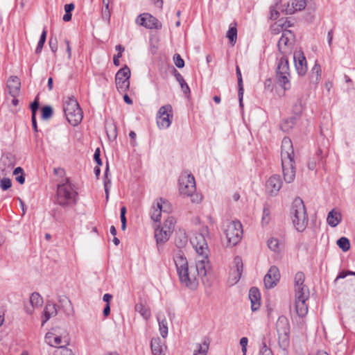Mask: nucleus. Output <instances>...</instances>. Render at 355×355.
Here are the masks:
<instances>
[{"label":"nucleus","mask_w":355,"mask_h":355,"mask_svg":"<svg viewBox=\"0 0 355 355\" xmlns=\"http://www.w3.org/2000/svg\"><path fill=\"white\" fill-rule=\"evenodd\" d=\"M210 263L207 261H196L195 266L191 265L189 268L184 271H179L178 277L180 283L186 287L195 290L198 286V278H204L211 269Z\"/></svg>","instance_id":"f257e3e1"},{"label":"nucleus","mask_w":355,"mask_h":355,"mask_svg":"<svg viewBox=\"0 0 355 355\" xmlns=\"http://www.w3.org/2000/svg\"><path fill=\"white\" fill-rule=\"evenodd\" d=\"M295 154L291 140L284 137L281 146V159L283 178L286 183H291L295 178Z\"/></svg>","instance_id":"f03ea898"},{"label":"nucleus","mask_w":355,"mask_h":355,"mask_svg":"<svg viewBox=\"0 0 355 355\" xmlns=\"http://www.w3.org/2000/svg\"><path fill=\"white\" fill-rule=\"evenodd\" d=\"M78 192L73 189L69 178L57 185L54 203L62 207H69L77 203Z\"/></svg>","instance_id":"7ed1b4c3"},{"label":"nucleus","mask_w":355,"mask_h":355,"mask_svg":"<svg viewBox=\"0 0 355 355\" xmlns=\"http://www.w3.org/2000/svg\"><path fill=\"white\" fill-rule=\"evenodd\" d=\"M290 217L293 225L298 232H303L308 225L309 218L303 200L297 197L292 202Z\"/></svg>","instance_id":"20e7f679"},{"label":"nucleus","mask_w":355,"mask_h":355,"mask_svg":"<svg viewBox=\"0 0 355 355\" xmlns=\"http://www.w3.org/2000/svg\"><path fill=\"white\" fill-rule=\"evenodd\" d=\"M62 105L69 123L73 126L79 125L83 120V112L76 98L73 96L64 97Z\"/></svg>","instance_id":"39448f33"},{"label":"nucleus","mask_w":355,"mask_h":355,"mask_svg":"<svg viewBox=\"0 0 355 355\" xmlns=\"http://www.w3.org/2000/svg\"><path fill=\"white\" fill-rule=\"evenodd\" d=\"M208 235L209 229L206 226L202 227L199 232L196 233L194 238L191 240L193 247L199 256L196 261H204L205 262L207 261L208 263H210L209 259V250L206 239V236Z\"/></svg>","instance_id":"423d86ee"},{"label":"nucleus","mask_w":355,"mask_h":355,"mask_svg":"<svg viewBox=\"0 0 355 355\" xmlns=\"http://www.w3.org/2000/svg\"><path fill=\"white\" fill-rule=\"evenodd\" d=\"M276 77L278 84L285 90L290 88V68L287 55H282L279 59L276 69Z\"/></svg>","instance_id":"0eeeda50"},{"label":"nucleus","mask_w":355,"mask_h":355,"mask_svg":"<svg viewBox=\"0 0 355 355\" xmlns=\"http://www.w3.org/2000/svg\"><path fill=\"white\" fill-rule=\"evenodd\" d=\"M225 234L227 240V245L233 247L236 245L243 236L242 225L239 220H234L227 225Z\"/></svg>","instance_id":"6e6552de"},{"label":"nucleus","mask_w":355,"mask_h":355,"mask_svg":"<svg viewBox=\"0 0 355 355\" xmlns=\"http://www.w3.org/2000/svg\"><path fill=\"white\" fill-rule=\"evenodd\" d=\"M179 191L182 196H191L196 191V181L194 176L191 173L184 172L178 180Z\"/></svg>","instance_id":"1a4fd4ad"},{"label":"nucleus","mask_w":355,"mask_h":355,"mask_svg":"<svg viewBox=\"0 0 355 355\" xmlns=\"http://www.w3.org/2000/svg\"><path fill=\"white\" fill-rule=\"evenodd\" d=\"M173 107L167 104L162 106L157 113V124L159 128H168L173 120Z\"/></svg>","instance_id":"9d476101"},{"label":"nucleus","mask_w":355,"mask_h":355,"mask_svg":"<svg viewBox=\"0 0 355 355\" xmlns=\"http://www.w3.org/2000/svg\"><path fill=\"white\" fill-rule=\"evenodd\" d=\"M130 69L125 65L115 76L116 86L119 92H125L130 87Z\"/></svg>","instance_id":"9b49d317"},{"label":"nucleus","mask_w":355,"mask_h":355,"mask_svg":"<svg viewBox=\"0 0 355 355\" xmlns=\"http://www.w3.org/2000/svg\"><path fill=\"white\" fill-rule=\"evenodd\" d=\"M136 23L147 29L160 30L162 28V23L151 14L144 12L136 19Z\"/></svg>","instance_id":"f8f14e48"},{"label":"nucleus","mask_w":355,"mask_h":355,"mask_svg":"<svg viewBox=\"0 0 355 355\" xmlns=\"http://www.w3.org/2000/svg\"><path fill=\"white\" fill-rule=\"evenodd\" d=\"M279 279L280 273L279 268L275 266H272L263 278L265 287L266 288H274L279 282Z\"/></svg>","instance_id":"ddd939ff"},{"label":"nucleus","mask_w":355,"mask_h":355,"mask_svg":"<svg viewBox=\"0 0 355 355\" xmlns=\"http://www.w3.org/2000/svg\"><path fill=\"white\" fill-rule=\"evenodd\" d=\"M283 184L279 175L275 174L269 178L266 184V191L270 196H276Z\"/></svg>","instance_id":"4468645a"},{"label":"nucleus","mask_w":355,"mask_h":355,"mask_svg":"<svg viewBox=\"0 0 355 355\" xmlns=\"http://www.w3.org/2000/svg\"><path fill=\"white\" fill-rule=\"evenodd\" d=\"M295 67L300 76H304L307 71L306 59L302 51H295L293 54Z\"/></svg>","instance_id":"2eb2a0df"},{"label":"nucleus","mask_w":355,"mask_h":355,"mask_svg":"<svg viewBox=\"0 0 355 355\" xmlns=\"http://www.w3.org/2000/svg\"><path fill=\"white\" fill-rule=\"evenodd\" d=\"M45 342L50 346L57 347L61 345H68L69 344V339L68 336H65L62 337L57 336L52 332H47L44 337Z\"/></svg>","instance_id":"dca6fc26"},{"label":"nucleus","mask_w":355,"mask_h":355,"mask_svg":"<svg viewBox=\"0 0 355 355\" xmlns=\"http://www.w3.org/2000/svg\"><path fill=\"white\" fill-rule=\"evenodd\" d=\"M150 349L153 355H166L167 345L158 336L153 338L150 340Z\"/></svg>","instance_id":"f3484780"},{"label":"nucleus","mask_w":355,"mask_h":355,"mask_svg":"<svg viewBox=\"0 0 355 355\" xmlns=\"http://www.w3.org/2000/svg\"><path fill=\"white\" fill-rule=\"evenodd\" d=\"M7 87L9 90V94L12 97H16L20 91L21 81L16 76H11L7 81Z\"/></svg>","instance_id":"a211bd4d"},{"label":"nucleus","mask_w":355,"mask_h":355,"mask_svg":"<svg viewBox=\"0 0 355 355\" xmlns=\"http://www.w3.org/2000/svg\"><path fill=\"white\" fill-rule=\"evenodd\" d=\"M249 299L251 302V309L256 311L259 309L261 306V293L257 287H252L249 291Z\"/></svg>","instance_id":"6ab92c4d"},{"label":"nucleus","mask_w":355,"mask_h":355,"mask_svg":"<svg viewBox=\"0 0 355 355\" xmlns=\"http://www.w3.org/2000/svg\"><path fill=\"white\" fill-rule=\"evenodd\" d=\"M51 211V216L58 223H63L66 218V212L68 207H62L60 205H56Z\"/></svg>","instance_id":"aec40b11"},{"label":"nucleus","mask_w":355,"mask_h":355,"mask_svg":"<svg viewBox=\"0 0 355 355\" xmlns=\"http://www.w3.org/2000/svg\"><path fill=\"white\" fill-rule=\"evenodd\" d=\"M278 49L282 55H287L291 52V43L289 39L284 34L279 38L277 44Z\"/></svg>","instance_id":"412c9836"},{"label":"nucleus","mask_w":355,"mask_h":355,"mask_svg":"<svg viewBox=\"0 0 355 355\" xmlns=\"http://www.w3.org/2000/svg\"><path fill=\"white\" fill-rule=\"evenodd\" d=\"M342 221L341 213L335 209H333L327 214V222L331 227H336Z\"/></svg>","instance_id":"4be33fe9"},{"label":"nucleus","mask_w":355,"mask_h":355,"mask_svg":"<svg viewBox=\"0 0 355 355\" xmlns=\"http://www.w3.org/2000/svg\"><path fill=\"white\" fill-rule=\"evenodd\" d=\"M306 6V0H292L291 6L288 4L286 12L288 15H292L296 12L303 10Z\"/></svg>","instance_id":"5701e85b"},{"label":"nucleus","mask_w":355,"mask_h":355,"mask_svg":"<svg viewBox=\"0 0 355 355\" xmlns=\"http://www.w3.org/2000/svg\"><path fill=\"white\" fill-rule=\"evenodd\" d=\"M56 306L57 305L55 304L47 303L46 304L42 316V326H44V324L51 318V316L55 315L57 314Z\"/></svg>","instance_id":"b1692460"},{"label":"nucleus","mask_w":355,"mask_h":355,"mask_svg":"<svg viewBox=\"0 0 355 355\" xmlns=\"http://www.w3.org/2000/svg\"><path fill=\"white\" fill-rule=\"evenodd\" d=\"M174 262L176 266L177 272L179 273V271H184L185 269H187L190 266H189L188 261L187 258L184 257L182 252H178L174 257Z\"/></svg>","instance_id":"393cba45"},{"label":"nucleus","mask_w":355,"mask_h":355,"mask_svg":"<svg viewBox=\"0 0 355 355\" xmlns=\"http://www.w3.org/2000/svg\"><path fill=\"white\" fill-rule=\"evenodd\" d=\"M236 74L237 81H238V98H239V107L241 108H243V98L244 88H243V83L241 72L240 68L238 65L236 67Z\"/></svg>","instance_id":"a878e982"},{"label":"nucleus","mask_w":355,"mask_h":355,"mask_svg":"<svg viewBox=\"0 0 355 355\" xmlns=\"http://www.w3.org/2000/svg\"><path fill=\"white\" fill-rule=\"evenodd\" d=\"M276 329L277 334L290 333V324L286 317L281 315L278 318L276 322Z\"/></svg>","instance_id":"bb28decb"},{"label":"nucleus","mask_w":355,"mask_h":355,"mask_svg":"<svg viewBox=\"0 0 355 355\" xmlns=\"http://www.w3.org/2000/svg\"><path fill=\"white\" fill-rule=\"evenodd\" d=\"M173 73L177 81L179 83L182 92L184 93L185 96L189 97L191 93V90L189 85L186 83L184 78L180 74V73L175 68H173Z\"/></svg>","instance_id":"cd10ccee"},{"label":"nucleus","mask_w":355,"mask_h":355,"mask_svg":"<svg viewBox=\"0 0 355 355\" xmlns=\"http://www.w3.org/2000/svg\"><path fill=\"white\" fill-rule=\"evenodd\" d=\"M172 232H168L167 230L158 227L155 230V237L157 244L166 243L170 238Z\"/></svg>","instance_id":"c85d7f7f"},{"label":"nucleus","mask_w":355,"mask_h":355,"mask_svg":"<svg viewBox=\"0 0 355 355\" xmlns=\"http://www.w3.org/2000/svg\"><path fill=\"white\" fill-rule=\"evenodd\" d=\"M299 121L297 116H293L284 119L280 124L281 130L285 132H289Z\"/></svg>","instance_id":"c756f323"},{"label":"nucleus","mask_w":355,"mask_h":355,"mask_svg":"<svg viewBox=\"0 0 355 355\" xmlns=\"http://www.w3.org/2000/svg\"><path fill=\"white\" fill-rule=\"evenodd\" d=\"M234 263L235 267L234 272L236 273L235 276L234 277V279L235 283H236L240 279L243 270V264L241 257L239 256L235 257L234 259Z\"/></svg>","instance_id":"7c9ffc66"},{"label":"nucleus","mask_w":355,"mask_h":355,"mask_svg":"<svg viewBox=\"0 0 355 355\" xmlns=\"http://www.w3.org/2000/svg\"><path fill=\"white\" fill-rule=\"evenodd\" d=\"M307 300H295V310L299 317L303 318L308 313Z\"/></svg>","instance_id":"2f4dec72"},{"label":"nucleus","mask_w":355,"mask_h":355,"mask_svg":"<svg viewBox=\"0 0 355 355\" xmlns=\"http://www.w3.org/2000/svg\"><path fill=\"white\" fill-rule=\"evenodd\" d=\"M295 300H308L309 298V289L304 285L301 286H295Z\"/></svg>","instance_id":"473e14b6"},{"label":"nucleus","mask_w":355,"mask_h":355,"mask_svg":"<svg viewBox=\"0 0 355 355\" xmlns=\"http://www.w3.org/2000/svg\"><path fill=\"white\" fill-rule=\"evenodd\" d=\"M278 343L280 348L287 349L290 345V333L278 334Z\"/></svg>","instance_id":"72a5a7b5"},{"label":"nucleus","mask_w":355,"mask_h":355,"mask_svg":"<svg viewBox=\"0 0 355 355\" xmlns=\"http://www.w3.org/2000/svg\"><path fill=\"white\" fill-rule=\"evenodd\" d=\"M135 311L140 313V315L146 320H148L150 317V311L146 305L142 302L137 303L135 305Z\"/></svg>","instance_id":"f704fd0d"},{"label":"nucleus","mask_w":355,"mask_h":355,"mask_svg":"<svg viewBox=\"0 0 355 355\" xmlns=\"http://www.w3.org/2000/svg\"><path fill=\"white\" fill-rule=\"evenodd\" d=\"M106 134L110 141H114L117 137V128L115 123H112L105 126Z\"/></svg>","instance_id":"c9c22d12"},{"label":"nucleus","mask_w":355,"mask_h":355,"mask_svg":"<svg viewBox=\"0 0 355 355\" xmlns=\"http://www.w3.org/2000/svg\"><path fill=\"white\" fill-rule=\"evenodd\" d=\"M157 321L160 334L163 338H166L168 336V323L166 319L164 316L163 318L158 317Z\"/></svg>","instance_id":"e433bc0d"},{"label":"nucleus","mask_w":355,"mask_h":355,"mask_svg":"<svg viewBox=\"0 0 355 355\" xmlns=\"http://www.w3.org/2000/svg\"><path fill=\"white\" fill-rule=\"evenodd\" d=\"M267 245L268 248L275 252H279L283 248V244L280 243L277 239L275 238H271L268 239Z\"/></svg>","instance_id":"4c0bfd02"},{"label":"nucleus","mask_w":355,"mask_h":355,"mask_svg":"<svg viewBox=\"0 0 355 355\" xmlns=\"http://www.w3.org/2000/svg\"><path fill=\"white\" fill-rule=\"evenodd\" d=\"M321 76V67L317 62L311 70V82L317 84Z\"/></svg>","instance_id":"58836bf2"},{"label":"nucleus","mask_w":355,"mask_h":355,"mask_svg":"<svg viewBox=\"0 0 355 355\" xmlns=\"http://www.w3.org/2000/svg\"><path fill=\"white\" fill-rule=\"evenodd\" d=\"M156 203L162 208V212L169 214L172 211V205L167 200L160 198Z\"/></svg>","instance_id":"ea45409f"},{"label":"nucleus","mask_w":355,"mask_h":355,"mask_svg":"<svg viewBox=\"0 0 355 355\" xmlns=\"http://www.w3.org/2000/svg\"><path fill=\"white\" fill-rule=\"evenodd\" d=\"M236 24L234 23L233 26H230L227 33V37L229 39L230 44L234 46L236 44L237 39V28Z\"/></svg>","instance_id":"a19ab883"},{"label":"nucleus","mask_w":355,"mask_h":355,"mask_svg":"<svg viewBox=\"0 0 355 355\" xmlns=\"http://www.w3.org/2000/svg\"><path fill=\"white\" fill-rule=\"evenodd\" d=\"M303 111V105L302 101L298 99L293 105L292 114L293 116H297L298 119H300L301 115Z\"/></svg>","instance_id":"79ce46f5"},{"label":"nucleus","mask_w":355,"mask_h":355,"mask_svg":"<svg viewBox=\"0 0 355 355\" xmlns=\"http://www.w3.org/2000/svg\"><path fill=\"white\" fill-rule=\"evenodd\" d=\"M30 302L33 307L39 306L42 304L43 299L38 293L35 292L30 297Z\"/></svg>","instance_id":"37998d69"},{"label":"nucleus","mask_w":355,"mask_h":355,"mask_svg":"<svg viewBox=\"0 0 355 355\" xmlns=\"http://www.w3.org/2000/svg\"><path fill=\"white\" fill-rule=\"evenodd\" d=\"M152 212L150 214L151 219L155 222H159L162 216V208L157 206V204L153 205L152 207Z\"/></svg>","instance_id":"c03bdc74"},{"label":"nucleus","mask_w":355,"mask_h":355,"mask_svg":"<svg viewBox=\"0 0 355 355\" xmlns=\"http://www.w3.org/2000/svg\"><path fill=\"white\" fill-rule=\"evenodd\" d=\"M338 246L343 251L347 252L350 249V241L346 237H341L337 240Z\"/></svg>","instance_id":"a18cd8bd"},{"label":"nucleus","mask_w":355,"mask_h":355,"mask_svg":"<svg viewBox=\"0 0 355 355\" xmlns=\"http://www.w3.org/2000/svg\"><path fill=\"white\" fill-rule=\"evenodd\" d=\"M275 5L270 8V19L276 20L279 17V12L277 11V6L282 3V0H275Z\"/></svg>","instance_id":"49530a36"},{"label":"nucleus","mask_w":355,"mask_h":355,"mask_svg":"<svg viewBox=\"0 0 355 355\" xmlns=\"http://www.w3.org/2000/svg\"><path fill=\"white\" fill-rule=\"evenodd\" d=\"M175 220L173 216H168L164 223L162 228L167 230L168 232H173L175 227Z\"/></svg>","instance_id":"de8ad7c7"},{"label":"nucleus","mask_w":355,"mask_h":355,"mask_svg":"<svg viewBox=\"0 0 355 355\" xmlns=\"http://www.w3.org/2000/svg\"><path fill=\"white\" fill-rule=\"evenodd\" d=\"M209 341L205 340L202 344L198 345V349L195 351L193 355H206L209 349Z\"/></svg>","instance_id":"09e8293b"},{"label":"nucleus","mask_w":355,"mask_h":355,"mask_svg":"<svg viewBox=\"0 0 355 355\" xmlns=\"http://www.w3.org/2000/svg\"><path fill=\"white\" fill-rule=\"evenodd\" d=\"M41 112L42 119L48 120L52 116L53 110L51 106L45 105L42 107Z\"/></svg>","instance_id":"8fccbe9b"},{"label":"nucleus","mask_w":355,"mask_h":355,"mask_svg":"<svg viewBox=\"0 0 355 355\" xmlns=\"http://www.w3.org/2000/svg\"><path fill=\"white\" fill-rule=\"evenodd\" d=\"M305 280V276L304 272H297L294 277L295 287L304 286V282Z\"/></svg>","instance_id":"3c124183"},{"label":"nucleus","mask_w":355,"mask_h":355,"mask_svg":"<svg viewBox=\"0 0 355 355\" xmlns=\"http://www.w3.org/2000/svg\"><path fill=\"white\" fill-rule=\"evenodd\" d=\"M12 187V181L10 178H3L0 180V187L2 190L6 191Z\"/></svg>","instance_id":"603ef678"},{"label":"nucleus","mask_w":355,"mask_h":355,"mask_svg":"<svg viewBox=\"0 0 355 355\" xmlns=\"http://www.w3.org/2000/svg\"><path fill=\"white\" fill-rule=\"evenodd\" d=\"M109 1L110 0H103V3L104 5V8L102 10V15L104 19H110V12L109 10Z\"/></svg>","instance_id":"864d4df0"},{"label":"nucleus","mask_w":355,"mask_h":355,"mask_svg":"<svg viewBox=\"0 0 355 355\" xmlns=\"http://www.w3.org/2000/svg\"><path fill=\"white\" fill-rule=\"evenodd\" d=\"M173 61L178 68H183L184 67V60L182 58L180 54L175 53L173 55Z\"/></svg>","instance_id":"5fc2aeb1"},{"label":"nucleus","mask_w":355,"mask_h":355,"mask_svg":"<svg viewBox=\"0 0 355 355\" xmlns=\"http://www.w3.org/2000/svg\"><path fill=\"white\" fill-rule=\"evenodd\" d=\"M270 207L268 205H264L263 209V217H262V223H268L270 220Z\"/></svg>","instance_id":"6e6d98bb"},{"label":"nucleus","mask_w":355,"mask_h":355,"mask_svg":"<svg viewBox=\"0 0 355 355\" xmlns=\"http://www.w3.org/2000/svg\"><path fill=\"white\" fill-rule=\"evenodd\" d=\"M40 107V102L38 101V98H36L33 102H32L30 105V109L31 110V113H32V115L31 116H36V114H37V112L38 110Z\"/></svg>","instance_id":"4d7b16f0"},{"label":"nucleus","mask_w":355,"mask_h":355,"mask_svg":"<svg viewBox=\"0 0 355 355\" xmlns=\"http://www.w3.org/2000/svg\"><path fill=\"white\" fill-rule=\"evenodd\" d=\"M175 245L178 248H183L187 243V237L184 234L181 238L179 239L178 238L175 239Z\"/></svg>","instance_id":"13d9d810"},{"label":"nucleus","mask_w":355,"mask_h":355,"mask_svg":"<svg viewBox=\"0 0 355 355\" xmlns=\"http://www.w3.org/2000/svg\"><path fill=\"white\" fill-rule=\"evenodd\" d=\"M259 355H272V351L267 347L265 341L262 343V347L259 352Z\"/></svg>","instance_id":"bf43d9fd"},{"label":"nucleus","mask_w":355,"mask_h":355,"mask_svg":"<svg viewBox=\"0 0 355 355\" xmlns=\"http://www.w3.org/2000/svg\"><path fill=\"white\" fill-rule=\"evenodd\" d=\"M94 160L98 166H101L103 164L102 160L101 159V150L99 148H97L94 152Z\"/></svg>","instance_id":"052dcab7"},{"label":"nucleus","mask_w":355,"mask_h":355,"mask_svg":"<svg viewBox=\"0 0 355 355\" xmlns=\"http://www.w3.org/2000/svg\"><path fill=\"white\" fill-rule=\"evenodd\" d=\"M49 44L51 48V50L55 53L58 50V42L56 38L51 37L49 41Z\"/></svg>","instance_id":"680f3d73"},{"label":"nucleus","mask_w":355,"mask_h":355,"mask_svg":"<svg viewBox=\"0 0 355 355\" xmlns=\"http://www.w3.org/2000/svg\"><path fill=\"white\" fill-rule=\"evenodd\" d=\"M60 355H73L71 349L67 347V345L60 346Z\"/></svg>","instance_id":"e2e57ef3"},{"label":"nucleus","mask_w":355,"mask_h":355,"mask_svg":"<svg viewBox=\"0 0 355 355\" xmlns=\"http://www.w3.org/2000/svg\"><path fill=\"white\" fill-rule=\"evenodd\" d=\"M248 343V339L246 337H243L240 340V345L241 346V351L243 354L247 353V345Z\"/></svg>","instance_id":"0e129e2a"},{"label":"nucleus","mask_w":355,"mask_h":355,"mask_svg":"<svg viewBox=\"0 0 355 355\" xmlns=\"http://www.w3.org/2000/svg\"><path fill=\"white\" fill-rule=\"evenodd\" d=\"M317 164H318V160L315 157H313L312 159H310L309 160L307 163V166L309 169L313 171L314 169H315Z\"/></svg>","instance_id":"69168bd1"},{"label":"nucleus","mask_w":355,"mask_h":355,"mask_svg":"<svg viewBox=\"0 0 355 355\" xmlns=\"http://www.w3.org/2000/svg\"><path fill=\"white\" fill-rule=\"evenodd\" d=\"M322 150L321 148H318L315 153V157H314L318 162V164H323V157Z\"/></svg>","instance_id":"338daca9"},{"label":"nucleus","mask_w":355,"mask_h":355,"mask_svg":"<svg viewBox=\"0 0 355 355\" xmlns=\"http://www.w3.org/2000/svg\"><path fill=\"white\" fill-rule=\"evenodd\" d=\"M53 173L56 175L64 177L65 175V171L62 168H54Z\"/></svg>","instance_id":"774afa93"}]
</instances>
